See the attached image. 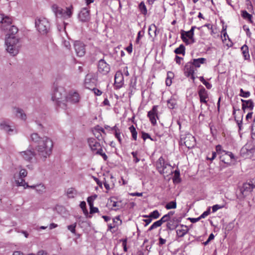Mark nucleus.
<instances>
[{"label": "nucleus", "mask_w": 255, "mask_h": 255, "mask_svg": "<svg viewBox=\"0 0 255 255\" xmlns=\"http://www.w3.org/2000/svg\"><path fill=\"white\" fill-rule=\"evenodd\" d=\"M66 193L68 197L69 198H74L77 194L76 190L72 188H68Z\"/></svg>", "instance_id": "c9c22d12"}, {"label": "nucleus", "mask_w": 255, "mask_h": 255, "mask_svg": "<svg viewBox=\"0 0 255 255\" xmlns=\"http://www.w3.org/2000/svg\"><path fill=\"white\" fill-rule=\"evenodd\" d=\"M197 27H196V26H192L191 27V28L190 29V30L187 31V33H189L191 34V35H193L194 36V30Z\"/></svg>", "instance_id": "e2e57ef3"}, {"label": "nucleus", "mask_w": 255, "mask_h": 255, "mask_svg": "<svg viewBox=\"0 0 255 255\" xmlns=\"http://www.w3.org/2000/svg\"><path fill=\"white\" fill-rule=\"evenodd\" d=\"M206 59L204 58H199L197 59H193L190 61L187 62V64H204Z\"/></svg>", "instance_id": "f704fd0d"}, {"label": "nucleus", "mask_w": 255, "mask_h": 255, "mask_svg": "<svg viewBox=\"0 0 255 255\" xmlns=\"http://www.w3.org/2000/svg\"><path fill=\"white\" fill-rule=\"evenodd\" d=\"M93 134L95 137L99 140H101L102 139V134L99 131H98L96 127L93 130Z\"/></svg>", "instance_id": "79ce46f5"}, {"label": "nucleus", "mask_w": 255, "mask_h": 255, "mask_svg": "<svg viewBox=\"0 0 255 255\" xmlns=\"http://www.w3.org/2000/svg\"><path fill=\"white\" fill-rule=\"evenodd\" d=\"M131 154L133 158V161L135 163H137L139 161L140 159L138 157V153L137 151H133L131 152Z\"/></svg>", "instance_id": "09e8293b"}, {"label": "nucleus", "mask_w": 255, "mask_h": 255, "mask_svg": "<svg viewBox=\"0 0 255 255\" xmlns=\"http://www.w3.org/2000/svg\"><path fill=\"white\" fill-rule=\"evenodd\" d=\"M7 51L11 55L18 54L20 45L19 39L16 37H6L5 41Z\"/></svg>", "instance_id": "7ed1b4c3"}, {"label": "nucleus", "mask_w": 255, "mask_h": 255, "mask_svg": "<svg viewBox=\"0 0 255 255\" xmlns=\"http://www.w3.org/2000/svg\"><path fill=\"white\" fill-rule=\"evenodd\" d=\"M90 213H97L99 211V210L96 207H94L93 205L92 206H90Z\"/></svg>", "instance_id": "13d9d810"}, {"label": "nucleus", "mask_w": 255, "mask_h": 255, "mask_svg": "<svg viewBox=\"0 0 255 255\" xmlns=\"http://www.w3.org/2000/svg\"><path fill=\"white\" fill-rule=\"evenodd\" d=\"M185 46L183 44H181L179 47L176 48L174 50V52L176 54H182L184 55L185 54Z\"/></svg>", "instance_id": "e433bc0d"}, {"label": "nucleus", "mask_w": 255, "mask_h": 255, "mask_svg": "<svg viewBox=\"0 0 255 255\" xmlns=\"http://www.w3.org/2000/svg\"><path fill=\"white\" fill-rule=\"evenodd\" d=\"M0 127L1 129L4 130L5 131L7 132L8 134H11V132H14L15 133H17V130L14 127H12L10 125H9L5 122H3L1 123L0 125Z\"/></svg>", "instance_id": "b1692460"}, {"label": "nucleus", "mask_w": 255, "mask_h": 255, "mask_svg": "<svg viewBox=\"0 0 255 255\" xmlns=\"http://www.w3.org/2000/svg\"><path fill=\"white\" fill-rule=\"evenodd\" d=\"M129 129L131 133L132 137L134 140H136L137 139V132L136 131L135 128L133 126H131L129 128Z\"/></svg>", "instance_id": "ea45409f"}, {"label": "nucleus", "mask_w": 255, "mask_h": 255, "mask_svg": "<svg viewBox=\"0 0 255 255\" xmlns=\"http://www.w3.org/2000/svg\"><path fill=\"white\" fill-rule=\"evenodd\" d=\"M78 19L83 23L89 22L91 19L90 10L86 7L83 8L79 13Z\"/></svg>", "instance_id": "9b49d317"}, {"label": "nucleus", "mask_w": 255, "mask_h": 255, "mask_svg": "<svg viewBox=\"0 0 255 255\" xmlns=\"http://www.w3.org/2000/svg\"><path fill=\"white\" fill-rule=\"evenodd\" d=\"M240 96L244 98H248L250 96V93L249 91H244L241 89Z\"/></svg>", "instance_id": "a18cd8bd"}, {"label": "nucleus", "mask_w": 255, "mask_h": 255, "mask_svg": "<svg viewBox=\"0 0 255 255\" xmlns=\"http://www.w3.org/2000/svg\"><path fill=\"white\" fill-rule=\"evenodd\" d=\"M115 135L116 137L118 139V141L120 143H122V136H121V132L120 131H116V133H115Z\"/></svg>", "instance_id": "603ef678"}, {"label": "nucleus", "mask_w": 255, "mask_h": 255, "mask_svg": "<svg viewBox=\"0 0 255 255\" xmlns=\"http://www.w3.org/2000/svg\"><path fill=\"white\" fill-rule=\"evenodd\" d=\"M88 143L93 152L96 154L101 155L104 160H107L108 158L107 155L103 152V149L101 144L98 142L95 138H89L88 139Z\"/></svg>", "instance_id": "0eeeda50"}, {"label": "nucleus", "mask_w": 255, "mask_h": 255, "mask_svg": "<svg viewBox=\"0 0 255 255\" xmlns=\"http://www.w3.org/2000/svg\"><path fill=\"white\" fill-rule=\"evenodd\" d=\"M104 185L107 190L109 191L111 189L114 187V184H113L111 186L107 182V181L105 179V181L103 182Z\"/></svg>", "instance_id": "3c124183"}, {"label": "nucleus", "mask_w": 255, "mask_h": 255, "mask_svg": "<svg viewBox=\"0 0 255 255\" xmlns=\"http://www.w3.org/2000/svg\"><path fill=\"white\" fill-rule=\"evenodd\" d=\"M108 204L112 206V209L115 210H117L119 209L120 207V203L117 201H115L111 199L109 201Z\"/></svg>", "instance_id": "72a5a7b5"}, {"label": "nucleus", "mask_w": 255, "mask_h": 255, "mask_svg": "<svg viewBox=\"0 0 255 255\" xmlns=\"http://www.w3.org/2000/svg\"><path fill=\"white\" fill-rule=\"evenodd\" d=\"M63 44L65 47H66L67 49H69L71 45L69 41L65 40L63 42Z\"/></svg>", "instance_id": "338daca9"}, {"label": "nucleus", "mask_w": 255, "mask_h": 255, "mask_svg": "<svg viewBox=\"0 0 255 255\" xmlns=\"http://www.w3.org/2000/svg\"><path fill=\"white\" fill-rule=\"evenodd\" d=\"M169 219L166 215H164L158 221L162 225L163 223L168 221Z\"/></svg>", "instance_id": "6e6d98bb"}, {"label": "nucleus", "mask_w": 255, "mask_h": 255, "mask_svg": "<svg viewBox=\"0 0 255 255\" xmlns=\"http://www.w3.org/2000/svg\"><path fill=\"white\" fill-rule=\"evenodd\" d=\"M96 77L93 74L89 73L87 74L84 82V85L86 88L91 89L96 85Z\"/></svg>", "instance_id": "9d476101"}, {"label": "nucleus", "mask_w": 255, "mask_h": 255, "mask_svg": "<svg viewBox=\"0 0 255 255\" xmlns=\"http://www.w3.org/2000/svg\"><path fill=\"white\" fill-rule=\"evenodd\" d=\"M139 8L140 12L145 15L147 13V9L145 5L143 2H141L139 4Z\"/></svg>", "instance_id": "a19ab883"}, {"label": "nucleus", "mask_w": 255, "mask_h": 255, "mask_svg": "<svg viewBox=\"0 0 255 255\" xmlns=\"http://www.w3.org/2000/svg\"><path fill=\"white\" fill-rule=\"evenodd\" d=\"M223 207H224V205H219L218 204L215 205L212 207V212H215L218 210H219L220 209H222Z\"/></svg>", "instance_id": "864d4df0"}, {"label": "nucleus", "mask_w": 255, "mask_h": 255, "mask_svg": "<svg viewBox=\"0 0 255 255\" xmlns=\"http://www.w3.org/2000/svg\"><path fill=\"white\" fill-rule=\"evenodd\" d=\"M37 255H47V253L43 250L38 252Z\"/></svg>", "instance_id": "774afa93"}, {"label": "nucleus", "mask_w": 255, "mask_h": 255, "mask_svg": "<svg viewBox=\"0 0 255 255\" xmlns=\"http://www.w3.org/2000/svg\"><path fill=\"white\" fill-rule=\"evenodd\" d=\"M35 27L42 35H46L50 30V23L45 17H37L35 20Z\"/></svg>", "instance_id": "20e7f679"}, {"label": "nucleus", "mask_w": 255, "mask_h": 255, "mask_svg": "<svg viewBox=\"0 0 255 255\" xmlns=\"http://www.w3.org/2000/svg\"><path fill=\"white\" fill-rule=\"evenodd\" d=\"M97 197V195H95L94 196H92L90 197H89L87 199V202L89 205L90 206H92L93 205V201L95 199H96Z\"/></svg>", "instance_id": "c03bdc74"}, {"label": "nucleus", "mask_w": 255, "mask_h": 255, "mask_svg": "<svg viewBox=\"0 0 255 255\" xmlns=\"http://www.w3.org/2000/svg\"><path fill=\"white\" fill-rule=\"evenodd\" d=\"M166 209H175L176 208V202L175 201L169 202L165 205Z\"/></svg>", "instance_id": "58836bf2"}, {"label": "nucleus", "mask_w": 255, "mask_h": 255, "mask_svg": "<svg viewBox=\"0 0 255 255\" xmlns=\"http://www.w3.org/2000/svg\"><path fill=\"white\" fill-rule=\"evenodd\" d=\"M20 154L25 160L29 162H31L32 159L35 156V152L31 150H27L22 151Z\"/></svg>", "instance_id": "412c9836"}, {"label": "nucleus", "mask_w": 255, "mask_h": 255, "mask_svg": "<svg viewBox=\"0 0 255 255\" xmlns=\"http://www.w3.org/2000/svg\"><path fill=\"white\" fill-rule=\"evenodd\" d=\"M184 143L187 148H191L196 144L195 137L191 134H188L184 138Z\"/></svg>", "instance_id": "dca6fc26"}, {"label": "nucleus", "mask_w": 255, "mask_h": 255, "mask_svg": "<svg viewBox=\"0 0 255 255\" xmlns=\"http://www.w3.org/2000/svg\"><path fill=\"white\" fill-rule=\"evenodd\" d=\"M93 90L94 91L95 94L97 96H100L102 93L100 90L95 88L93 89Z\"/></svg>", "instance_id": "bf43d9fd"}, {"label": "nucleus", "mask_w": 255, "mask_h": 255, "mask_svg": "<svg viewBox=\"0 0 255 255\" xmlns=\"http://www.w3.org/2000/svg\"><path fill=\"white\" fill-rule=\"evenodd\" d=\"M110 70L109 65H98V71L103 75H106Z\"/></svg>", "instance_id": "c756f323"}, {"label": "nucleus", "mask_w": 255, "mask_h": 255, "mask_svg": "<svg viewBox=\"0 0 255 255\" xmlns=\"http://www.w3.org/2000/svg\"><path fill=\"white\" fill-rule=\"evenodd\" d=\"M156 167L158 171L164 176H168L173 172L172 166L170 164L165 163L162 156L156 161Z\"/></svg>", "instance_id": "39448f33"}, {"label": "nucleus", "mask_w": 255, "mask_h": 255, "mask_svg": "<svg viewBox=\"0 0 255 255\" xmlns=\"http://www.w3.org/2000/svg\"><path fill=\"white\" fill-rule=\"evenodd\" d=\"M65 79H57L54 82L52 93L51 99L55 102L59 106L63 108L65 106V91L64 87Z\"/></svg>", "instance_id": "f03ea898"}, {"label": "nucleus", "mask_w": 255, "mask_h": 255, "mask_svg": "<svg viewBox=\"0 0 255 255\" xmlns=\"http://www.w3.org/2000/svg\"><path fill=\"white\" fill-rule=\"evenodd\" d=\"M242 55L245 60H249L250 56L249 54V47L246 44H244L241 48Z\"/></svg>", "instance_id": "cd10ccee"}, {"label": "nucleus", "mask_w": 255, "mask_h": 255, "mask_svg": "<svg viewBox=\"0 0 255 255\" xmlns=\"http://www.w3.org/2000/svg\"><path fill=\"white\" fill-rule=\"evenodd\" d=\"M85 44L80 41H76L74 42V47L76 54L78 56L82 57L85 54Z\"/></svg>", "instance_id": "1a4fd4ad"}, {"label": "nucleus", "mask_w": 255, "mask_h": 255, "mask_svg": "<svg viewBox=\"0 0 255 255\" xmlns=\"http://www.w3.org/2000/svg\"><path fill=\"white\" fill-rule=\"evenodd\" d=\"M46 188L42 184L36 185V192L39 194H42L45 192Z\"/></svg>", "instance_id": "473e14b6"}, {"label": "nucleus", "mask_w": 255, "mask_h": 255, "mask_svg": "<svg viewBox=\"0 0 255 255\" xmlns=\"http://www.w3.org/2000/svg\"><path fill=\"white\" fill-rule=\"evenodd\" d=\"M180 227L182 228L181 229H178L176 230L177 236L179 238L184 237L189 230L187 226L181 225Z\"/></svg>", "instance_id": "bb28decb"}, {"label": "nucleus", "mask_w": 255, "mask_h": 255, "mask_svg": "<svg viewBox=\"0 0 255 255\" xmlns=\"http://www.w3.org/2000/svg\"><path fill=\"white\" fill-rule=\"evenodd\" d=\"M241 101L243 103L242 109L244 111L246 109H249L252 111L253 109L254 105L252 100H245L241 99Z\"/></svg>", "instance_id": "393cba45"}, {"label": "nucleus", "mask_w": 255, "mask_h": 255, "mask_svg": "<svg viewBox=\"0 0 255 255\" xmlns=\"http://www.w3.org/2000/svg\"><path fill=\"white\" fill-rule=\"evenodd\" d=\"M199 96L200 97V101L201 103L205 104L207 105V101L209 98L208 92L205 89L202 87L198 92Z\"/></svg>", "instance_id": "aec40b11"}, {"label": "nucleus", "mask_w": 255, "mask_h": 255, "mask_svg": "<svg viewBox=\"0 0 255 255\" xmlns=\"http://www.w3.org/2000/svg\"><path fill=\"white\" fill-rule=\"evenodd\" d=\"M142 137L144 140L147 138H150V135L148 133L145 132L142 133Z\"/></svg>", "instance_id": "69168bd1"}, {"label": "nucleus", "mask_w": 255, "mask_h": 255, "mask_svg": "<svg viewBox=\"0 0 255 255\" xmlns=\"http://www.w3.org/2000/svg\"><path fill=\"white\" fill-rule=\"evenodd\" d=\"M197 27H196V26H192L191 27V28L190 29V30L187 31V33H189L191 34V35H193L194 36V30Z\"/></svg>", "instance_id": "052dcab7"}, {"label": "nucleus", "mask_w": 255, "mask_h": 255, "mask_svg": "<svg viewBox=\"0 0 255 255\" xmlns=\"http://www.w3.org/2000/svg\"><path fill=\"white\" fill-rule=\"evenodd\" d=\"M255 188V183H246L243 184L241 191L244 196H246L251 193Z\"/></svg>", "instance_id": "2eb2a0df"}, {"label": "nucleus", "mask_w": 255, "mask_h": 255, "mask_svg": "<svg viewBox=\"0 0 255 255\" xmlns=\"http://www.w3.org/2000/svg\"><path fill=\"white\" fill-rule=\"evenodd\" d=\"M210 213V209H209V210L205 211L199 217L200 218V219L204 218L206 217H207L208 215H209Z\"/></svg>", "instance_id": "4d7b16f0"}, {"label": "nucleus", "mask_w": 255, "mask_h": 255, "mask_svg": "<svg viewBox=\"0 0 255 255\" xmlns=\"http://www.w3.org/2000/svg\"><path fill=\"white\" fill-rule=\"evenodd\" d=\"M76 227V223H75L74 224L68 226L67 228L72 233L75 234L76 232V230H75Z\"/></svg>", "instance_id": "8fccbe9b"}, {"label": "nucleus", "mask_w": 255, "mask_h": 255, "mask_svg": "<svg viewBox=\"0 0 255 255\" xmlns=\"http://www.w3.org/2000/svg\"><path fill=\"white\" fill-rule=\"evenodd\" d=\"M31 140L38 143L36 150L38 156L43 161L49 156L53 146L52 140L47 136L40 137L37 133L31 135Z\"/></svg>", "instance_id": "f257e3e1"}, {"label": "nucleus", "mask_w": 255, "mask_h": 255, "mask_svg": "<svg viewBox=\"0 0 255 255\" xmlns=\"http://www.w3.org/2000/svg\"><path fill=\"white\" fill-rule=\"evenodd\" d=\"M160 216V214L157 210H154L150 213L148 216H146L149 218H152L153 219H157Z\"/></svg>", "instance_id": "37998d69"}, {"label": "nucleus", "mask_w": 255, "mask_h": 255, "mask_svg": "<svg viewBox=\"0 0 255 255\" xmlns=\"http://www.w3.org/2000/svg\"><path fill=\"white\" fill-rule=\"evenodd\" d=\"M176 105V101L174 98H171L167 101L168 107L171 109H173Z\"/></svg>", "instance_id": "4c0bfd02"}, {"label": "nucleus", "mask_w": 255, "mask_h": 255, "mask_svg": "<svg viewBox=\"0 0 255 255\" xmlns=\"http://www.w3.org/2000/svg\"><path fill=\"white\" fill-rule=\"evenodd\" d=\"M243 29L245 31H246L247 36L250 38L251 37L252 33L250 30L249 28L246 25H244Z\"/></svg>", "instance_id": "5fc2aeb1"}, {"label": "nucleus", "mask_w": 255, "mask_h": 255, "mask_svg": "<svg viewBox=\"0 0 255 255\" xmlns=\"http://www.w3.org/2000/svg\"><path fill=\"white\" fill-rule=\"evenodd\" d=\"M14 182L18 186H23L24 189L28 187V185L25 182L23 177L18 176V174H14L13 175Z\"/></svg>", "instance_id": "4be33fe9"}, {"label": "nucleus", "mask_w": 255, "mask_h": 255, "mask_svg": "<svg viewBox=\"0 0 255 255\" xmlns=\"http://www.w3.org/2000/svg\"><path fill=\"white\" fill-rule=\"evenodd\" d=\"M126 50L128 52V53L130 54L132 52V44L130 43L129 45L126 48Z\"/></svg>", "instance_id": "0e129e2a"}, {"label": "nucleus", "mask_w": 255, "mask_h": 255, "mask_svg": "<svg viewBox=\"0 0 255 255\" xmlns=\"http://www.w3.org/2000/svg\"><path fill=\"white\" fill-rule=\"evenodd\" d=\"M181 222V218L174 217L169 219L166 224V228L169 230H175L179 225Z\"/></svg>", "instance_id": "4468645a"}, {"label": "nucleus", "mask_w": 255, "mask_h": 255, "mask_svg": "<svg viewBox=\"0 0 255 255\" xmlns=\"http://www.w3.org/2000/svg\"><path fill=\"white\" fill-rule=\"evenodd\" d=\"M124 84V77L121 72H118L115 76V86L117 89L121 88Z\"/></svg>", "instance_id": "6ab92c4d"}, {"label": "nucleus", "mask_w": 255, "mask_h": 255, "mask_svg": "<svg viewBox=\"0 0 255 255\" xmlns=\"http://www.w3.org/2000/svg\"><path fill=\"white\" fill-rule=\"evenodd\" d=\"M144 31H139L137 33V36L135 40V43L136 44H139L140 39L141 37H142L144 36Z\"/></svg>", "instance_id": "49530a36"}, {"label": "nucleus", "mask_w": 255, "mask_h": 255, "mask_svg": "<svg viewBox=\"0 0 255 255\" xmlns=\"http://www.w3.org/2000/svg\"><path fill=\"white\" fill-rule=\"evenodd\" d=\"M52 9L57 17L68 18H70L73 13V6L66 7L65 10L59 7L56 4L52 6Z\"/></svg>", "instance_id": "423d86ee"}, {"label": "nucleus", "mask_w": 255, "mask_h": 255, "mask_svg": "<svg viewBox=\"0 0 255 255\" xmlns=\"http://www.w3.org/2000/svg\"><path fill=\"white\" fill-rule=\"evenodd\" d=\"M241 16L244 19L248 20L250 23H253L252 15L248 13L246 10L241 11Z\"/></svg>", "instance_id": "7c9ffc66"}, {"label": "nucleus", "mask_w": 255, "mask_h": 255, "mask_svg": "<svg viewBox=\"0 0 255 255\" xmlns=\"http://www.w3.org/2000/svg\"><path fill=\"white\" fill-rule=\"evenodd\" d=\"M157 106H154L151 110L148 112L147 116L149 118L151 123L153 125L156 123V118H157Z\"/></svg>", "instance_id": "f3484780"}, {"label": "nucleus", "mask_w": 255, "mask_h": 255, "mask_svg": "<svg viewBox=\"0 0 255 255\" xmlns=\"http://www.w3.org/2000/svg\"><path fill=\"white\" fill-rule=\"evenodd\" d=\"M200 65H185L184 68V74L186 77L191 76L192 80H194V74L197 71V68L200 67Z\"/></svg>", "instance_id": "6e6552de"}, {"label": "nucleus", "mask_w": 255, "mask_h": 255, "mask_svg": "<svg viewBox=\"0 0 255 255\" xmlns=\"http://www.w3.org/2000/svg\"><path fill=\"white\" fill-rule=\"evenodd\" d=\"M0 17L2 19V20H0L2 28L3 30L8 29V27L12 23L11 17L7 16H4L2 14H0Z\"/></svg>", "instance_id": "a211bd4d"}, {"label": "nucleus", "mask_w": 255, "mask_h": 255, "mask_svg": "<svg viewBox=\"0 0 255 255\" xmlns=\"http://www.w3.org/2000/svg\"><path fill=\"white\" fill-rule=\"evenodd\" d=\"M80 96L76 92H70L68 95L66 96L65 101L71 104L77 103L79 102Z\"/></svg>", "instance_id": "f8f14e48"}, {"label": "nucleus", "mask_w": 255, "mask_h": 255, "mask_svg": "<svg viewBox=\"0 0 255 255\" xmlns=\"http://www.w3.org/2000/svg\"><path fill=\"white\" fill-rule=\"evenodd\" d=\"M174 75L173 72L168 71L167 73V78L166 79V85L170 86L172 84V79L173 78Z\"/></svg>", "instance_id": "2f4dec72"}, {"label": "nucleus", "mask_w": 255, "mask_h": 255, "mask_svg": "<svg viewBox=\"0 0 255 255\" xmlns=\"http://www.w3.org/2000/svg\"><path fill=\"white\" fill-rule=\"evenodd\" d=\"M17 174V173H16ZM18 176L21 177L23 178L25 177L27 175V172L26 169H21L19 173L18 174Z\"/></svg>", "instance_id": "de8ad7c7"}, {"label": "nucleus", "mask_w": 255, "mask_h": 255, "mask_svg": "<svg viewBox=\"0 0 255 255\" xmlns=\"http://www.w3.org/2000/svg\"><path fill=\"white\" fill-rule=\"evenodd\" d=\"M181 38L186 44H192L195 42L194 36L183 30L181 31Z\"/></svg>", "instance_id": "ddd939ff"}, {"label": "nucleus", "mask_w": 255, "mask_h": 255, "mask_svg": "<svg viewBox=\"0 0 255 255\" xmlns=\"http://www.w3.org/2000/svg\"><path fill=\"white\" fill-rule=\"evenodd\" d=\"M197 27H196V26H192L191 27V28L190 29V30L187 31V33H189L191 34V35H193L194 36V30Z\"/></svg>", "instance_id": "680f3d73"}, {"label": "nucleus", "mask_w": 255, "mask_h": 255, "mask_svg": "<svg viewBox=\"0 0 255 255\" xmlns=\"http://www.w3.org/2000/svg\"><path fill=\"white\" fill-rule=\"evenodd\" d=\"M216 151L219 154H222L223 155H225L227 156H229L231 159L234 158V156L233 154L229 151H226L222 149V146L220 145H218L216 147Z\"/></svg>", "instance_id": "a878e982"}, {"label": "nucleus", "mask_w": 255, "mask_h": 255, "mask_svg": "<svg viewBox=\"0 0 255 255\" xmlns=\"http://www.w3.org/2000/svg\"><path fill=\"white\" fill-rule=\"evenodd\" d=\"M13 113L15 115L16 117L22 120L25 121L27 116L23 110L17 107H14L13 108Z\"/></svg>", "instance_id": "5701e85b"}, {"label": "nucleus", "mask_w": 255, "mask_h": 255, "mask_svg": "<svg viewBox=\"0 0 255 255\" xmlns=\"http://www.w3.org/2000/svg\"><path fill=\"white\" fill-rule=\"evenodd\" d=\"M8 27L7 37H16L15 34L18 32V28L14 25H10Z\"/></svg>", "instance_id": "c85d7f7f"}]
</instances>
